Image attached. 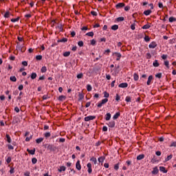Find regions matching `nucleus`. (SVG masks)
Listing matches in <instances>:
<instances>
[{"label": "nucleus", "instance_id": "bb28decb", "mask_svg": "<svg viewBox=\"0 0 176 176\" xmlns=\"http://www.w3.org/2000/svg\"><path fill=\"white\" fill-rule=\"evenodd\" d=\"M105 120H111V113H107L106 114Z\"/></svg>", "mask_w": 176, "mask_h": 176}, {"label": "nucleus", "instance_id": "4c0bfd02", "mask_svg": "<svg viewBox=\"0 0 176 176\" xmlns=\"http://www.w3.org/2000/svg\"><path fill=\"white\" fill-rule=\"evenodd\" d=\"M87 36H94V33L93 32H89L86 34Z\"/></svg>", "mask_w": 176, "mask_h": 176}, {"label": "nucleus", "instance_id": "6ab92c4d", "mask_svg": "<svg viewBox=\"0 0 176 176\" xmlns=\"http://www.w3.org/2000/svg\"><path fill=\"white\" fill-rule=\"evenodd\" d=\"M90 162H92L94 164H97V158L92 157L90 159Z\"/></svg>", "mask_w": 176, "mask_h": 176}, {"label": "nucleus", "instance_id": "e433bc0d", "mask_svg": "<svg viewBox=\"0 0 176 176\" xmlns=\"http://www.w3.org/2000/svg\"><path fill=\"white\" fill-rule=\"evenodd\" d=\"M125 101H126V102H131V98L130 96H126Z\"/></svg>", "mask_w": 176, "mask_h": 176}, {"label": "nucleus", "instance_id": "3c124183", "mask_svg": "<svg viewBox=\"0 0 176 176\" xmlns=\"http://www.w3.org/2000/svg\"><path fill=\"white\" fill-rule=\"evenodd\" d=\"M104 97L108 98V97H109V94H108L107 91L104 92Z\"/></svg>", "mask_w": 176, "mask_h": 176}, {"label": "nucleus", "instance_id": "c85d7f7f", "mask_svg": "<svg viewBox=\"0 0 176 176\" xmlns=\"http://www.w3.org/2000/svg\"><path fill=\"white\" fill-rule=\"evenodd\" d=\"M28 153H30V155H35V148H34L33 150L28 149Z\"/></svg>", "mask_w": 176, "mask_h": 176}, {"label": "nucleus", "instance_id": "bf43d9fd", "mask_svg": "<svg viewBox=\"0 0 176 176\" xmlns=\"http://www.w3.org/2000/svg\"><path fill=\"white\" fill-rule=\"evenodd\" d=\"M119 100H120V96L117 94L116 96V101H119Z\"/></svg>", "mask_w": 176, "mask_h": 176}, {"label": "nucleus", "instance_id": "a878e982", "mask_svg": "<svg viewBox=\"0 0 176 176\" xmlns=\"http://www.w3.org/2000/svg\"><path fill=\"white\" fill-rule=\"evenodd\" d=\"M6 139H7V142H8V144H10V142H12V138H10V135L7 134Z\"/></svg>", "mask_w": 176, "mask_h": 176}, {"label": "nucleus", "instance_id": "5701e85b", "mask_svg": "<svg viewBox=\"0 0 176 176\" xmlns=\"http://www.w3.org/2000/svg\"><path fill=\"white\" fill-rule=\"evenodd\" d=\"M42 74H45V72H46V71H47V68L46 67V66H43L41 67V69Z\"/></svg>", "mask_w": 176, "mask_h": 176}, {"label": "nucleus", "instance_id": "4468645a", "mask_svg": "<svg viewBox=\"0 0 176 176\" xmlns=\"http://www.w3.org/2000/svg\"><path fill=\"white\" fill-rule=\"evenodd\" d=\"M151 13H152V10H147L144 12V14H145V16H149Z\"/></svg>", "mask_w": 176, "mask_h": 176}, {"label": "nucleus", "instance_id": "f8f14e48", "mask_svg": "<svg viewBox=\"0 0 176 176\" xmlns=\"http://www.w3.org/2000/svg\"><path fill=\"white\" fill-rule=\"evenodd\" d=\"M65 170H67V168L64 166H62L60 167L59 169H58V171L59 173H61L62 171H65Z\"/></svg>", "mask_w": 176, "mask_h": 176}, {"label": "nucleus", "instance_id": "72a5a7b5", "mask_svg": "<svg viewBox=\"0 0 176 176\" xmlns=\"http://www.w3.org/2000/svg\"><path fill=\"white\" fill-rule=\"evenodd\" d=\"M10 80H11L12 82H16L17 80V78H16V76H11L10 78Z\"/></svg>", "mask_w": 176, "mask_h": 176}, {"label": "nucleus", "instance_id": "f3484780", "mask_svg": "<svg viewBox=\"0 0 176 176\" xmlns=\"http://www.w3.org/2000/svg\"><path fill=\"white\" fill-rule=\"evenodd\" d=\"M116 21H118V23H120V21H124V17L120 16L116 19Z\"/></svg>", "mask_w": 176, "mask_h": 176}, {"label": "nucleus", "instance_id": "338daca9", "mask_svg": "<svg viewBox=\"0 0 176 176\" xmlns=\"http://www.w3.org/2000/svg\"><path fill=\"white\" fill-rule=\"evenodd\" d=\"M170 146H176V142H172Z\"/></svg>", "mask_w": 176, "mask_h": 176}, {"label": "nucleus", "instance_id": "052dcab7", "mask_svg": "<svg viewBox=\"0 0 176 176\" xmlns=\"http://www.w3.org/2000/svg\"><path fill=\"white\" fill-rule=\"evenodd\" d=\"M124 10L126 12H129V10H130V6H125L124 7Z\"/></svg>", "mask_w": 176, "mask_h": 176}, {"label": "nucleus", "instance_id": "9d476101", "mask_svg": "<svg viewBox=\"0 0 176 176\" xmlns=\"http://www.w3.org/2000/svg\"><path fill=\"white\" fill-rule=\"evenodd\" d=\"M83 98H85V95L83 94V93L79 92L78 100L80 101V100H83Z\"/></svg>", "mask_w": 176, "mask_h": 176}, {"label": "nucleus", "instance_id": "8fccbe9b", "mask_svg": "<svg viewBox=\"0 0 176 176\" xmlns=\"http://www.w3.org/2000/svg\"><path fill=\"white\" fill-rule=\"evenodd\" d=\"M119 163L116 164L115 166H114V169L118 170H119Z\"/></svg>", "mask_w": 176, "mask_h": 176}, {"label": "nucleus", "instance_id": "58836bf2", "mask_svg": "<svg viewBox=\"0 0 176 176\" xmlns=\"http://www.w3.org/2000/svg\"><path fill=\"white\" fill-rule=\"evenodd\" d=\"M71 54V52H66L63 54L64 57H69V56Z\"/></svg>", "mask_w": 176, "mask_h": 176}, {"label": "nucleus", "instance_id": "09e8293b", "mask_svg": "<svg viewBox=\"0 0 176 176\" xmlns=\"http://www.w3.org/2000/svg\"><path fill=\"white\" fill-rule=\"evenodd\" d=\"M36 162H38V160H36V158H32V163L33 164H36Z\"/></svg>", "mask_w": 176, "mask_h": 176}, {"label": "nucleus", "instance_id": "cd10ccee", "mask_svg": "<svg viewBox=\"0 0 176 176\" xmlns=\"http://www.w3.org/2000/svg\"><path fill=\"white\" fill-rule=\"evenodd\" d=\"M133 79H134V80H135V81H137V80H138V79H140V77L138 76V75L136 73H135V74H133Z\"/></svg>", "mask_w": 176, "mask_h": 176}, {"label": "nucleus", "instance_id": "a18cd8bd", "mask_svg": "<svg viewBox=\"0 0 176 176\" xmlns=\"http://www.w3.org/2000/svg\"><path fill=\"white\" fill-rule=\"evenodd\" d=\"M144 41L145 42H149V41H151V38H149L148 36H145Z\"/></svg>", "mask_w": 176, "mask_h": 176}, {"label": "nucleus", "instance_id": "0eeeda50", "mask_svg": "<svg viewBox=\"0 0 176 176\" xmlns=\"http://www.w3.org/2000/svg\"><path fill=\"white\" fill-rule=\"evenodd\" d=\"M114 54L116 56L117 58V61H119V60H120V58H122V54L119 52H115Z\"/></svg>", "mask_w": 176, "mask_h": 176}, {"label": "nucleus", "instance_id": "774afa93", "mask_svg": "<svg viewBox=\"0 0 176 176\" xmlns=\"http://www.w3.org/2000/svg\"><path fill=\"white\" fill-rule=\"evenodd\" d=\"M24 175L25 176H30V172H28V171L25 172Z\"/></svg>", "mask_w": 176, "mask_h": 176}, {"label": "nucleus", "instance_id": "1a4fd4ad", "mask_svg": "<svg viewBox=\"0 0 176 176\" xmlns=\"http://www.w3.org/2000/svg\"><path fill=\"white\" fill-rule=\"evenodd\" d=\"M152 79H153V76H149L147 80V85L149 86L151 82H152Z\"/></svg>", "mask_w": 176, "mask_h": 176}, {"label": "nucleus", "instance_id": "f704fd0d", "mask_svg": "<svg viewBox=\"0 0 176 176\" xmlns=\"http://www.w3.org/2000/svg\"><path fill=\"white\" fill-rule=\"evenodd\" d=\"M31 79H36V73H32L30 76Z\"/></svg>", "mask_w": 176, "mask_h": 176}, {"label": "nucleus", "instance_id": "aec40b11", "mask_svg": "<svg viewBox=\"0 0 176 176\" xmlns=\"http://www.w3.org/2000/svg\"><path fill=\"white\" fill-rule=\"evenodd\" d=\"M111 30H113V31H116V30H119V25H112Z\"/></svg>", "mask_w": 176, "mask_h": 176}, {"label": "nucleus", "instance_id": "69168bd1", "mask_svg": "<svg viewBox=\"0 0 176 176\" xmlns=\"http://www.w3.org/2000/svg\"><path fill=\"white\" fill-rule=\"evenodd\" d=\"M91 14H92V16H97V12L96 11H91Z\"/></svg>", "mask_w": 176, "mask_h": 176}, {"label": "nucleus", "instance_id": "7c9ffc66", "mask_svg": "<svg viewBox=\"0 0 176 176\" xmlns=\"http://www.w3.org/2000/svg\"><path fill=\"white\" fill-rule=\"evenodd\" d=\"M50 135H52V134L50 133V132H46L44 134V137H45V138H49L50 137Z\"/></svg>", "mask_w": 176, "mask_h": 176}, {"label": "nucleus", "instance_id": "4d7b16f0", "mask_svg": "<svg viewBox=\"0 0 176 176\" xmlns=\"http://www.w3.org/2000/svg\"><path fill=\"white\" fill-rule=\"evenodd\" d=\"M131 29H132L133 31H134V30H135V23L131 25Z\"/></svg>", "mask_w": 176, "mask_h": 176}, {"label": "nucleus", "instance_id": "49530a36", "mask_svg": "<svg viewBox=\"0 0 176 176\" xmlns=\"http://www.w3.org/2000/svg\"><path fill=\"white\" fill-rule=\"evenodd\" d=\"M10 162H12V157H8L7 159H6V162L8 164H9L10 163Z\"/></svg>", "mask_w": 176, "mask_h": 176}, {"label": "nucleus", "instance_id": "5fc2aeb1", "mask_svg": "<svg viewBox=\"0 0 176 176\" xmlns=\"http://www.w3.org/2000/svg\"><path fill=\"white\" fill-rule=\"evenodd\" d=\"M67 41H68V38H63L60 40V42H67Z\"/></svg>", "mask_w": 176, "mask_h": 176}, {"label": "nucleus", "instance_id": "6e6552de", "mask_svg": "<svg viewBox=\"0 0 176 176\" xmlns=\"http://www.w3.org/2000/svg\"><path fill=\"white\" fill-rule=\"evenodd\" d=\"M124 3H119L116 6V9H120V8H124Z\"/></svg>", "mask_w": 176, "mask_h": 176}, {"label": "nucleus", "instance_id": "2f4dec72", "mask_svg": "<svg viewBox=\"0 0 176 176\" xmlns=\"http://www.w3.org/2000/svg\"><path fill=\"white\" fill-rule=\"evenodd\" d=\"M164 65L166 67V68H170V62H168V60H165Z\"/></svg>", "mask_w": 176, "mask_h": 176}, {"label": "nucleus", "instance_id": "7ed1b4c3", "mask_svg": "<svg viewBox=\"0 0 176 176\" xmlns=\"http://www.w3.org/2000/svg\"><path fill=\"white\" fill-rule=\"evenodd\" d=\"M76 168L78 170V171H80L82 170V166L80 165V161L78 160L76 164Z\"/></svg>", "mask_w": 176, "mask_h": 176}, {"label": "nucleus", "instance_id": "39448f33", "mask_svg": "<svg viewBox=\"0 0 176 176\" xmlns=\"http://www.w3.org/2000/svg\"><path fill=\"white\" fill-rule=\"evenodd\" d=\"M129 86V84L127 82H122L118 85L119 87H121L122 89H125Z\"/></svg>", "mask_w": 176, "mask_h": 176}, {"label": "nucleus", "instance_id": "4be33fe9", "mask_svg": "<svg viewBox=\"0 0 176 176\" xmlns=\"http://www.w3.org/2000/svg\"><path fill=\"white\" fill-rule=\"evenodd\" d=\"M42 142H43V138H39L36 140V144H41Z\"/></svg>", "mask_w": 176, "mask_h": 176}, {"label": "nucleus", "instance_id": "20e7f679", "mask_svg": "<svg viewBox=\"0 0 176 176\" xmlns=\"http://www.w3.org/2000/svg\"><path fill=\"white\" fill-rule=\"evenodd\" d=\"M156 46H157V44L156 43V42L153 41L151 43L149 44L148 47L150 49H155Z\"/></svg>", "mask_w": 176, "mask_h": 176}, {"label": "nucleus", "instance_id": "ddd939ff", "mask_svg": "<svg viewBox=\"0 0 176 176\" xmlns=\"http://www.w3.org/2000/svg\"><path fill=\"white\" fill-rule=\"evenodd\" d=\"M160 171L164 173H167V170H166V168L164 166H160Z\"/></svg>", "mask_w": 176, "mask_h": 176}, {"label": "nucleus", "instance_id": "9b49d317", "mask_svg": "<svg viewBox=\"0 0 176 176\" xmlns=\"http://www.w3.org/2000/svg\"><path fill=\"white\" fill-rule=\"evenodd\" d=\"M158 173H159V169L157 168V167H155L152 170V174L156 175Z\"/></svg>", "mask_w": 176, "mask_h": 176}, {"label": "nucleus", "instance_id": "423d86ee", "mask_svg": "<svg viewBox=\"0 0 176 176\" xmlns=\"http://www.w3.org/2000/svg\"><path fill=\"white\" fill-rule=\"evenodd\" d=\"M87 168H88V173H89V174H91V173H92V171H93V170L91 169V164L90 163H88V164H87Z\"/></svg>", "mask_w": 176, "mask_h": 176}, {"label": "nucleus", "instance_id": "c756f323", "mask_svg": "<svg viewBox=\"0 0 176 176\" xmlns=\"http://www.w3.org/2000/svg\"><path fill=\"white\" fill-rule=\"evenodd\" d=\"M47 148H48L50 151H54V146H53V145H52V144H50V145H48Z\"/></svg>", "mask_w": 176, "mask_h": 176}, {"label": "nucleus", "instance_id": "393cba45", "mask_svg": "<svg viewBox=\"0 0 176 176\" xmlns=\"http://www.w3.org/2000/svg\"><path fill=\"white\" fill-rule=\"evenodd\" d=\"M153 67H159L160 65L159 64V62L157 61V60H155L153 63Z\"/></svg>", "mask_w": 176, "mask_h": 176}, {"label": "nucleus", "instance_id": "0e129e2a", "mask_svg": "<svg viewBox=\"0 0 176 176\" xmlns=\"http://www.w3.org/2000/svg\"><path fill=\"white\" fill-rule=\"evenodd\" d=\"M162 60H166V59H167V55L163 54V55L162 56Z\"/></svg>", "mask_w": 176, "mask_h": 176}, {"label": "nucleus", "instance_id": "b1692460", "mask_svg": "<svg viewBox=\"0 0 176 176\" xmlns=\"http://www.w3.org/2000/svg\"><path fill=\"white\" fill-rule=\"evenodd\" d=\"M120 116V112H118V113H116L113 116V119L116 120V119H118V118H119Z\"/></svg>", "mask_w": 176, "mask_h": 176}, {"label": "nucleus", "instance_id": "a211bd4d", "mask_svg": "<svg viewBox=\"0 0 176 176\" xmlns=\"http://www.w3.org/2000/svg\"><path fill=\"white\" fill-rule=\"evenodd\" d=\"M109 127H115V121H111L108 124Z\"/></svg>", "mask_w": 176, "mask_h": 176}, {"label": "nucleus", "instance_id": "6e6d98bb", "mask_svg": "<svg viewBox=\"0 0 176 176\" xmlns=\"http://www.w3.org/2000/svg\"><path fill=\"white\" fill-rule=\"evenodd\" d=\"M8 149H10V150H13V149H14V147H13V146H12V144H8Z\"/></svg>", "mask_w": 176, "mask_h": 176}, {"label": "nucleus", "instance_id": "dca6fc26", "mask_svg": "<svg viewBox=\"0 0 176 176\" xmlns=\"http://www.w3.org/2000/svg\"><path fill=\"white\" fill-rule=\"evenodd\" d=\"M144 157H145V155L144 154L139 155L137 157V160H142V159H144Z\"/></svg>", "mask_w": 176, "mask_h": 176}, {"label": "nucleus", "instance_id": "473e14b6", "mask_svg": "<svg viewBox=\"0 0 176 176\" xmlns=\"http://www.w3.org/2000/svg\"><path fill=\"white\" fill-rule=\"evenodd\" d=\"M10 12H9L8 11H7L5 14H4V17L6 19H8V17H10Z\"/></svg>", "mask_w": 176, "mask_h": 176}, {"label": "nucleus", "instance_id": "13d9d810", "mask_svg": "<svg viewBox=\"0 0 176 176\" xmlns=\"http://www.w3.org/2000/svg\"><path fill=\"white\" fill-rule=\"evenodd\" d=\"M96 43V40L93 39L91 41V45H92L93 46H94Z\"/></svg>", "mask_w": 176, "mask_h": 176}, {"label": "nucleus", "instance_id": "f03ea898", "mask_svg": "<svg viewBox=\"0 0 176 176\" xmlns=\"http://www.w3.org/2000/svg\"><path fill=\"white\" fill-rule=\"evenodd\" d=\"M96 119V116H89L85 118V122H90V120H94Z\"/></svg>", "mask_w": 176, "mask_h": 176}, {"label": "nucleus", "instance_id": "37998d69", "mask_svg": "<svg viewBox=\"0 0 176 176\" xmlns=\"http://www.w3.org/2000/svg\"><path fill=\"white\" fill-rule=\"evenodd\" d=\"M83 78V74L80 73L77 75V78L78 79H82Z\"/></svg>", "mask_w": 176, "mask_h": 176}, {"label": "nucleus", "instance_id": "c9c22d12", "mask_svg": "<svg viewBox=\"0 0 176 176\" xmlns=\"http://www.w3.org/2000/svg\"><path fill=\"white\" fill-rule=\"evenodd\" d=\"M174 21H176V19L175 18H174L173 16L169 18V22L170 23H174Z\"/></svg>", "mask_w": 176, "mask_h": 176}, {"label": "nucleus", "instance_id": "a19ab883", "mask_svg": "<svg viewBox=\"0 0 176 176\" xmlns=\"http://www.w3.org/2000/svg\"><path fill=\"white\" fill-rule=\"evenodd\" d=\"M99 163H103L104 162V157H100L98 159Z\"/></svg>", "mask_w": 176, "mask_h": 176}, {"label": "nucleus", "instance_id": "603ef678", "mask_svg": "<svg viewBox=\"0 0 176 176\" xmlns=\"http://www.w3.org/2000/svg\"><path fill=\"white\" fill-rule=\"evenodd\" d=\"M155 78H158L159 79H160V78H162V73H158L155 75Z\"/></svg>", "mask_w": 176, "mask_h": 176}, {"label": "nucleus", "instance_id": "e2e57ef3", "mask_svg": "<svg viewBox=\"0 0 176 176\" xmlns=\"http://www.w3.org/2000/svg\"><path fill=\"white\" fill-rule=\"evenodd\" d=\"M78 46H80V47H82V46H83V41H79V42L78 43Z\"/></svg>", "mask_w": 176, "mask_h": 176}, {"label": "nucleus", "instance_id": "2eb2a0df", "mask_svg": "<svg viewBox=\"0 0 176 176\" xmlns=\"http://www.w3.org/2000/svg\"><path fill=\"white\" fill-rule=\"evenodd\" d=\"M173 159V154H170L165 159V163Z\"/></svg>", "mask_w": 176, "mask_h": 176}, {"label": "nucleus", "instance_id": "412c9836", "mask_svg": "<svg viewBox=\"0 0 176 176\" xmlns=\"http://www.w3.org/2000/svg\"><path fill=\"white\" fill-rule=\"evenodd\" d=\"M142 30H149V28H151V25L146 24L142 26Z\"/></svg>", "mask_w": 176, "mask_h": 176}, {"label": "nucleus", "instance_id": "c03bdc74", "mask_svg": "<svg viewBox=\"0 0 176 176\" xmlns=\"http://www.w3.org/2000/svg\"><path fill=\"white\" fill-rule=\"evenodd\" d=\"M19 20H20V18L12 19L11 21L12 23H16V21H19Z\"/></svg>", "mask_w": 176, "mask_h": 176}, {"label": "nucleus", "instance_id": "ea45409f", "mask_svg": "<svg viewBox=\"0 0 176 176\" xmlns=\"http://www.w3.org/2000/svg\"><path fill=\"white\" fill-rule=\"evenodd\" d=\"M91 89H92L91 85H87V91H91Z\"/></svg>", "mask_w": 176, "mask_h": 176}, {"label": "nucleus", "instance_id": "864d4df0", "mask_svg": "<svg viewBox=\"0 0 176 176\" xmlns=\"http://www.w3.org/2000/svg\"><path fill=\"white\" fill-rule=\"evenodd\" d=\"M22 65H23V67H27L28 65V63L27 61H23Z\"/></svg>", "mask_w": 176, "mask_h": 176}, {"label": "nucleus", "instance_id": "79ce46f5", "mask_svg": "<svg viewBox=\"0 0 176 176\" xmlns=\"http://www.w3.org/2000/svg\"><path fill=\"white\" fill-rule=\"evenodd\" d=\"M59 101H63V100H65V96H60L58 97Z\"/></svg>", "mask_w": 176, "mask_h": 176}, {"label": "nucleus", "instance_id": "de8ad7c7", "mask_svg": "<svg viewBox=\"0 0 176 176\" xmlns=\"http://www.w3.org/2000/svg\"><path fill=\"white\" fill-rule=\"evenodd\" d=\"M36 59L37 60H42V55H37V56H36Z\"/></svg>", "mask_w": 176, "mask_h": 176}, {"label": "nucleus", "instance_id": "680f3d73", "mask_svg": "<svg viewBox=\"0 0 176 176\" xmlns=\"http://www.w3.org/2000/svg\"><path fill=\"white\" fill-rule=\"evenodd\" d=\"M32 136L27 137V138H25V141H26L27 142H28L30 140H32Z\"/></svg>", "mask_w": 176, "mask_h": 176}, {"label": "nucleus", "instance_id": "f257e3e1", "mask_svg": "<svg viewBox=\"0 0 176 176\" xmlns=\"http://www.w3.org/2000/svg\"><path fill=\"white\" fill-rule=\"evenodd\" d=\"M107 102H108V98H104V99L102 100L101 102H99L98 104V107L101 108V107H102V105H104V104H107Z\"/></svg>", "mask_w": 176, "mask_h": 176}]
</instances>
